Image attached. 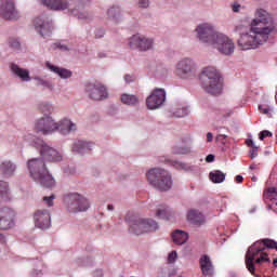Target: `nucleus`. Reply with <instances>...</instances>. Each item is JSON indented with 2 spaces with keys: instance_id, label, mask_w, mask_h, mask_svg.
<instances>
[{
  "instance_id": "1",
  "label": "nucleus",
  "mask_w": 277,
  "mask_h": 277,
  "mask_svg": "<svg viewBox=\"0 0 277 277\" xmlns=\"http://www.w3.org/2000/svg\"><path fill=\"white\" fill-rule=\"evenodd\" d=\"M274 30V22L267 11L259 9L255 13V18L250 24V30L248 27L239 24L234 28L235 34H239L238 47L242 51H250V49H256L261 44H265V41L269 39V34Z\"/></svg>"
},
{
  "instance_id": "2",
  "label": "nucleus",
  "mask_w": 277,
  "mask_h": 277,
  "mask_svg": "<svg viewBox=\"0 0 277 277\" xmlns=\"http://www.w3.org/2000/svg\"><path fill=\"white\" fill-rule=\"evenodd\" d=\"M28 170L34 181H37L43 187L55 186V180L53 176H51V174H49L47 164H44V160L38 158L28 160Z\"/></svg>"
},
{
  "instance_id": "3",
  "label": "nucleus",
  "mask_w": 277,
  "mask_h": 277,
  "mask_svg": "<svg viewBox=\"0 0 277 277\" xmlns=\"http://www.w3.org/2000/svg\"><path fill=\"white\" fill-rule=\"evenodd\" d=\"M200 79L202 88L208 94H212L213 96L222 94V80L220 71L215 67H206L200 75Z\"/></svg>"
},
{
  "instance_id": "4",
  "label": "nucleus",
  "mask_w": 277,
  "mask_h": 277,
  "mask_svg": "<svg viewBox=\"0 0 277 277\" xmlns=\"http://www.w3.org/2000/svg\"><path fill=\"white\" fill-rule=\"evenodd\" d=\"M146 176L148 183L159 192H168L172 188V176L163 169H150Z\"/></svg>"
},
{
  "instance_id": "5",
  "label": "nucleus",
  "mask_w": 277,
  "mask_h": 277,
  "mask_svg": "<svg viewBox=\"0 0 277 277\" xmlns=\"http://www.w3.org/2000/svg\"><path fill=\"white\" fill-rule=\"evenodd\" d=\"M159 229V224L153 219L135 217L130 222V233L144 235V233H155Z\"/></svg>"
},
{
  "instance_id": "6",
  "label": "nucleus",
  "mask_w": 277,
  "mask_h": 277,
  "mask_svg": "<svg viewBox=\"0 0 277 277\" xmlns=\"http://www.w3.org/2000/svg\"><path fill=\"white\" fill-rule=\"evenodd\" d=\"M67 205V211L69 213H79L81 211H88L90 209V202L85 197L79 194H70L65 198Z\"/></svg>"
},
{
  "instance_id": "7",
  "label": "nucleus",
  "mask_w": 277,
  "mask_h": 277,
  "mask_svg": "<svg viewBox=\"0 0 277 277\" xmlns=\"http://www.w3.org/2000/svg\"><path fill=\"white\" fill-rule=\"evenodd\" d=\"M196 31L200 42L206 44H215V40L217 39V36H220L211 24H201L196 28Z\"/></svg>"
},
{
  "instance_id": "8",
  "label": "nucleus",
  "mask_w": 277,
  "mask_h": 277,
  "mask_svg": "<svg viewBox=\"0 0 277 277\" xmlns=\"http://www.w3.org/2000/svg\"><path fill=\"white\" fill-rule=\"evenodd\" d=\"M85 92L92 101H103L107 98V87L100 81L87 83Z\"/></svg>"
},
{
  "instance_id": "9",
  "label": "nucleus",
  "mask_w": 277,
  "mask_h": 277,
  "mask_svg": "<svg viewBox=\"0 0 277 277\" xmlns=\"http://www.w3.org/2000/svg\"><path fill=\"white\" fill-rule=\"evenodd\" d=\"M57 129V122L50 116H44L35 123V131L41 133V135H51V133H55Z\"/></svg>"
},
{
  "instance_id": "10",
  "label": "nucleus",
  "mask_w": 277,
  "mask_h": 277,
  "mask_svg": "<svg viewBox=\"0 0 277 277\" xmlns=\"http://www.w3.org/2000/svg\"><path fill=\"white\" fill-rule=\"evenodd\" d=\"M36 148H39L41 156L47 161H62V154L57 151L56 149H53V147H50L49 145L44 144V141L37 138L34 142Z\"/></svg>"
},
{
  "instance_id": "11",
  "label": "nucleus",
  "mask_w": 277,
  "mask_h": 277,
  "mask_svg": "<svg viewBox=\"0 0 277 277\" xmlns=\"http://www.w3.org/2000/svg\"><path fill=\"white\" fill-rule=\"evenodd\" d=\"M212 47L223 55H233L235 53V43L224 34L216 35V40H214Z\"/></svg>"
},
{
  "instance_id": "12",
  "label": "nucleus",
  "mask_w": 277,
  "mask_h": 277,
  "mask_svg": "<svg viewBox=\"0 0 277 277\" xmlns=\"http://www.w3.org/2000/svg\"><path fill=\"white\" fill-rule=\"evenodd\" d=\"M16 213L12 208H1L0 209V230H10L14 228V217Z\"/></svg>"
},
{
  "instance_id": "13",
  "label": "nucleus",
  "mask_w": 277,
  "mask_h": 277,
  "mask_svg": "<svg viewBox=\"0 0 277 277\" xmlns=\"http://www.w3.org/2000/svg\"><path fill=\"white\" fill-rule=\"evenodd\" d=\"M166 103V91L163 89H156L147 97L146 105L148 109H159Z\"/></svg>"
},
{
  "instance_id": "14",
  "label": "nucleus",
  "mask_w": 277,
  "mask_h": 277,
  "mask_svg": "<svg viewBox=\"0 0 277 277\" xmlns=\"http://www.w3.org/2000/svg\"><path fill=\"white\" fill-rule=\"evenodd\" d=\"M195 72L196 67L194 66V62L189 58H184L176 65V75L181 77V79H187V77L194 76Z\"/></svg>"
},
{
  "instance_id": "15",
  "label": "nucleus",
  "mask_w": 277,
  "mask_h": 277,
  "mask_svg": "<svg viewBox=\"0 0 277 277\" xmlns=\"http://www.w3.org/2000/svg\"><path fill=\"white\" fill-rule=\"evenodd\" d=\"M34 222L35 226L42 230L51 228V213L49 210H37L34 214Z\"/></svg>"
},
{
  "instance_id": "16",
  "label": "nucleus",
  "mask_w": 277,
  "mask_h": 277,
  "mask_svg": "<svg viewBox=\"0 0 277 277\" xmlns=\"http://www.w3.org/2000/svg\"><path fill=\"white\" fill-rule=\"evenodd\" d=\"M0 15L6 18V21H16L18 18V12L16 11V6H14V1L3 0L0 5Z\"/></svg>"
},
{
  "instance_id": "17",
  "label": "nucleus",
  "mask_w": 277,
  "mask_h": 277,
  "mask_svg": "<svg viewBox=\"0 0 277 277\" xmlns=\"http://www.w3.org/2000/svg\"><path fill=\"white\" fill-rule=\"evenodd\" d=\"M130 49H140L141 51H148L153 49V39L144 36L134 35L129 41Z\"/></svg>"
},
{
  "instance_id": "18",
  "label": "nucleus",
  "mask_w": 277,
  "mask_h": 277,
  "mask_svg": "<svg viewBox=\"0 0 277 277\" xmlns=\"http://www.w3.org/2000/svg\"><path fill=\"white\" fill-rule=\"evenodd\" d=\"M199 266L202 276L213 277L215 275V266H213V262L211 261V258L209 255H201V258L199 259Z\"/></svg>"
},
{
  "instance_id": "19",
  "label": "nucleus",
  "mask_w": 277,
  "mask_h": 277,
  "mask_svg": "<svg viewBox=\"0 0 277 277\" xmlns=\"http://www.w3.org/2000/svg\"><path fill=\"white\" fill-rule=\"evenodd\" d=\"M35 27L42 38H49L53 31V24L40 17L35 18Z\"/></svg>"
},
{
  "instance_id": "20",
  "label": "nucleus",
  "mask_w": 277,
  "mask_h": 277,
  "mask_svg": "<svg viewBox=\"0 0 277 277\" xmlns=\"http://www.w3.org/2000/svg\"><path fill=\"white\" fill-rule=\"evenodd\" d=\"M187 220L194 226H202L205 224V222H207L205 219V214H202V212H200L196 209L188 211Z\"/></svg>"
},
{
  "instance_id": "21",
  "label": "nucleus",
  "mask_w": 277,
  "mask_h": 277,
  "mask_svg": "<svg viewBox=\"0 0 277 277\" xmlns=\"http://www.w3.org/2000/svg\"><path fill=\"white\" fill-rule=\"evenodd\" d=\"M42 3L50 10H56V11L68 10L67 0H42Z\"/></svg>"
},
{
  "instance_id": "22",
  "label": "nucleus",
  "mask_w": 277,
  "mask_h": 277,
  "mask_svg": "<svg viewBox=\"0 0 277 277\" xmlns=\"http://www.w3.org/2000/svg\"><path fill=\"white\" fill-rule=\"evenodd\" d=\"M45 66H47V68H49V70L58 75V77H61V79H70V77H72V71H70L66 68H60L55 65H52L49 62L45 63Z\"/></svg>"
},
{
  "instance_id": "23",
  "label": "nucleus",
  "mask_w": 277,
  "mask_h": 277,
  "mask_svg": "<svg viewBox=\"0 0 277 277\" xmlns=\"http://www.w3.org/2000/svg\"><path fill=\"white\" fill-rule=\"evenodd\" d=\"M57 129L56 131H60L62 135H68L70 131H75L77 129V126L75 123H71L70 120L68 119H63L57 123Z\"/></svg>"
},
{
  "instance_id": "24",
  "label": "nucleus",
  "mask_w": 277,
  "mask_h": 277,
  "mask_svg": "<svg viewBox=\"0 0 277 277\" xmlns=\"http://www.w3.org/2000/svg\"><path fill=\"white\" fill-rule=\"evenodd\" d=\"M16 172V164L12 163L10 160H5L0 164V174L2 176H14Z\"/></svg>"
},
{
  "instance_id": "25",
  "label": "nucleus",
  "mask_w": 277,
  "mask_h": 277,
  "mask_svg": "<svg viewBox=\"0 0 277 277\" xmlns=\"http://www.w3.org/2000/svg\"><path fill=\"white\" fill-rule=\"evenodd\" d=\"M11 70L16 77H19L22 81H31V77L29 76V70L23 69L18 67L16 64H11Z\"/></svg>"
},
{
  "instance_id": "26",
  "label": "nucleus",
  "mask_w": 277,
  "mask_h": 277,
  "mask_svg": "<svg viewBox=\"0 0 277 277\" xmlns=\"http://www.w3.org/2000/svg\"><path fill=\"white\" fill-rule=\"evenodd\" d=\"M91 149L92 143H88L85 141H78L72 145L74 153H80V155H83V153H90Z\"/></svg>"
},
{
  "instance_id": "27",
  "label": "nucleus",
  "mask_w": 277,
  "mask_h": 277,
  "mask_svg": "<svg viewBox=\"0 0 277 277\" xmlns=\"http://www.w3.org/2000/svg\"><path fill=\"white\" fill-rule=\"evenodd\" d=\"M172 239L177 246H183V243H187V239H189V235L183 230L176 229L172 234Z\"/></svg>"
},
{
  "instance_id": "28",
  "label": "nucleus",
  "mask_w": 277,
  "mask_h": 277,
  "mask_svg": "<svg viewBox=\"0 0 277 277\" xmlns=\"http://www.w3.org/2000/svg\"><path fill=\"white\" fill-rule=\"evenodd\" d=\"M209 176L212 183H224V181L226 180V174H224L220 170L210 172Z\"/></svg>"
},
{
  "instance_id": "29",
  "label": "nucleus",
  "mask_w": 277,
  "mask_h": 277,
  "mask_svg": "<svg viewBox=\"0 0 277 277\" xmlns=\"http://www.w3.org/2000/svg\"><path fill=\"white\" fill-rule=\"evenodd\" d=\"M121 103H123V105H137L140 103V100L135 95L122 94Z\"/></svg>"
},
{
  "instance_id": "30",
  "label": "nucleus",
  "mask_w": 277,
  "mask_h": 277,
  "mask_svg": "<svg viewBox=\"0 0 277 277\" xmlns=\"http://www.w3.org/2000/svg\"><path fill=\"white\" fill-rule=\"evenodd\" d=\"M0 200H10L6 182L0 181Z\"/></svg>"
},
{
  "instance_id": "31",
  "label": "nucleus",
  "mask_w": 277,
  "mask_h": 277,
  "mask_svg": "<svg viewBox=\"0 0 277 277\" xmlns=\"http://www.w3.org/2000/svg\"><path fill=\"white\" fill-rule=\"evenodd\" d=\"M189 153H192V148H189L187 146H184V147L175 146L173 148L174 155H189Z\"/></svg>"
},
{
  "instance_id": "32",
  "label": "nucleus",
  "mask_w": 277,
  "mask_h": 277,
  "mask_svg": "<svg viewBox=\"0 0 277 277\" xmlns=\"http://www.w3.org/2000/svg\"><path fill=\"white\" fill-rule=\"evenodd\" d=\"M265 196L269 200H274V198H277V188L276 187H269L265 190Z\"/></svg>"
},
{
  "instance_id": "33",
  "label": "nucleus",
  "mask_w": 277,
  "mask_h": 277,
  "mask_svg": "<svg viewBox=\"0 0 277 277\" xmlns=\"http://www.w3.org/2000/svg\"><path fill=\"white\" fill-rule=\"evenodd\" d=\"M9 47H11V49H14V51H21V41H18V39L16 38H10Z\"/></svg>"
},
{
  "instance_id": "34",
  "label": "nucleus",
  "mask_w": 277,
  "mask_h": 277,
  "mask_svg": "<svg viewBox=\"0 0 277 277\" xmlns=\"http://www.w3.org/2000/svg\"><path fill=\"white\" fill-rule=\"evenodd\" d=\"M108 16L110 18H118V16H120V8L113 6L111 9H109L108 10Z\"/></svg>"
},
{
  "instance_id": "35",
  "label": "nucleus",
  "mask_w": 277,
  "mask_h": 277,
  "mask_svg": "<svg viewBox=\"0 0 277 277\" xmlns=\"http://www.w3.org/2000/svg\"><path fill=\"white\" fill-rule=\"evenodd\" d=\"M189 111L187 108H177V110L174 113L175 118H185Z\"/></svg>"
},
{
  "instance_id": "36",
  "label": "nucleus",
  "mask_w": 277,
  "mask_h": 277,
  "mask_svg": "<svg viewBox=\"0 0 277 277\" xmlns=\"http://www.w3.org/2000/svg\"><path fill=\"white\" fill-rule=\"evenodd\" d=\"M249 153L250 159H256V157H259V146L254 145L253 147H251Z\"/></svg>"
},
{
  "instance_id": "37",
  "label": "nucleus",
  "mask_w": 277,
  "mask_h": 277,
  "mask_svg": "<svg viewBox=\"0 0 277 277\" xmlns=\"http://www.w3.org/2000/svg\"><path fill=\"white\" fill-rule=\"evenodd\" d=\"M272 132H269L268 130H263L260 132L259 134V140H261V142H263V140H265V137H272Z\"/></svg>"
},
{
  "instance_id": "38",
  "label": "nucleus",
  "mask_w": 277,
  "mask_h": 277,
  "mask_svg": "<svg viewBox=\"0 0 277 277\" xmlns=\"http://www.w3.org/2000/svg\"><path fill=\"white\" fill-rule=\"evenodd\" d=\"M39 109L47 116V114H51V105L49 104H43L39 106Z\"/></svg>"
},
{
  "instance_id": "39",
  "label": "nucleus",
  "mask_w": 277,
  "mask_h": 277,
  "mask_svg": "<svg viewBox=\"0 0 277 277\" xmlns=\"http://www.w3.org/2000/svg\"><path fill=\"white\" fill-rule=\"evenodd\" d=\"M53 200H55V195L43 197V202L48 205V207H53Z\"/></svg>"
},
{
  "instance_id": "40",
  "label": "nucleus",
  "mask_w": 277,
  "mask_h": 277,
  "mask_svg": "<svg viewBox=\"0 0 277 277\" xmlns=\"http://www.w3.org/2000/svg\"><path fill=\"white\" fill-rule=\"evenodd\" d=\"M168 213V209H158L156 212L157 217L166 219V214Z\"/></svg>"
},
{
  "instance_id": "41",
  "label": "nucleus",
  "mask_w": 277,
  "mask_h": 277,
  "mask_svg": "<svg viewBox=\"0 0 277 277\" xmlns=\"http://www.w3.org/2000/svg\"><path fill=\"white\" fill-rule=\"evenodd\" d=\"M176 251H172L171 253H169L168 255V263H174L176 261Z\"/></svg>"
},
{
  "instance_id": "42",
  "label": "nucleus",
  "mask_w": 277,
  "mask_h": 277,
  "mask_svg": "<svg viewBox=\"0 0 277 277\" xmlns=\"http://www.w3.org/2000/svg\"><path fill=\"white\" fill-rule=\"evenodd\" d=\"M228 138V135L226 134H219L216 136V142H221L222 144H224V142Z\"/></svg>"
},
{
  "instance_id": "43",
  "label": "nucleus",
  "mask_w": 277,
  "mask_h": 277,
  "mask_svg": "<svg viewBox=\"0 0 277 277\" xmlns=\"http://www.w3.org/2000/svg\"><path fill=\"white\" fill-rule=\"evenodd\" d=\"M124 81H126V83H132V81H135V77L131 76V75H126Z\"/></svg>"
},
{
  "instance_id": "44",
  "label": "nucleus",
  "mask_w": 277,
  "mask_h": 277,
  "mask_svg": "<svg viewBox=\"0 0 277 277\" xmlns=\"http://www.w3.org/2000/svg\"><path fill=\"white\" fill-rule=\"evenodd\" d=\"M138 5H140V8H148L149 1L148 0H140Z\"/></svg>"
},
{
  "instance_id": "45",
  "label": "nucleus",
  "mask_w": 277,
  "mask_h": 277,
  "mask_svg": "<svg viewBox=\"0 0 277 277\" xmlns=\"http://www.w3.org/2000/svg\"><path fill=\"white\" fill-rule=\"evenodd\" d=\"M239 8H241V4L237 3V2H234L232 4V10L233 12H239Z\"/></svg>"
},
{
  "instance_id": "46",
  "label": "nucleus",
  "mask_w": 277,
  "mask_h": 277,
  "mask_svg": "<svg viewBox=\"0 0 277 277\" xmlns=\"http://www.w3.org/2000/svg\"><path fill=\"white\" fill-rule=\"evenodd\" d=\"M207 163H212V161H215V156L210 154L206 157Z\"/></svg>"
},
{
  "instance_id": "47",
  "label": "nucleus",
  "mask_w": 277,
  "mask_h": 277,
  "mask_svg": "<svg viewBox=\"0 0 277 277\" xmlns=\"http://www.w3.org/2000/svg\"><path fill=\"white\" fill-rule=\"evenodd\" d=\"M35 79L38 81L37 85H44V87L49 85V82H47L40 78H35Z\"/></svg>"
},
{
  "instance_id": "48",
  "label": "nucleus",
  "mask_w": 277,
  "mask_h": 277,
  "mask_svg": "<svg viewBox=\"0 0 277 277\" xmlns=\"http://www.w3.org/2000/svg\"><path fill=\"white\" fill-rule=\"evenodd\" d=\"M246 144H247V146H249V148H252V147L256 146V145L254 144V141H252L251 138H248V140L246 141Z\"/></svg>"
},
{
  "instance_id": "49",
  "label": "nucleus",
  "mask_w": 277,
  "mask_h": 277,
  "mask_svg": "<svg viewBox=\"0 0 277 277\" xmlns=\"http://www.w3.org/2000/svg\"><path fill=\"white\" fill-rule=\"evenodd\" d=\"M207 141L208 142H213V133H211V132L207 133Z\"/></svg>"
},
{
  "instance_id": "50",
  "label": "nucleus",
  "mask_w": 277,
  "mask_h": 277,
  "mask_svg": "<svg viewBox=\"0 0 277 277\" xmlns=\"http://www.w3.org/2000/svg\"><path fill=\"white\" fill-rule=\"evenodd\" d=\"M259 109H260V111H262V114H268L269 113V109L263 108L262 105L259 106Z\"/></svg>"
},
{
  "instance_id": "51",
  "label": "nucleus",
  "mask_w": 277,
  "mask_h": 277,
  "mask_svg": "<svg viewBox=\"0 0 277 277\" xmlns=\"http://www.w3.org/2000/svg\"><path fill=\"white\" fill-rule=\"evenodd\" d=\"M235 181H236V183H243V176L237 175V176L235 177Z\"/></svg>"
},
{
  "instance_id": "52",
  "label": "nucleus",
  "mask_w": 277,
  "mask_h": 277,
  "mask_svg": "<svg viewBox=\"0 0 277 277\" xmlns=\"http://www.w3.org/2000/svg\"><path fill=\"white\" fill-rule=\"evenodd\" d=\"M78 18L84 19V18H88V15H85L83 13H79Z\"/></svg>"
},
{
  "instance_id": "53",
  "label": "nucleus",
  "mask_w": 277,
  "mask_h": 277,
  "mask_svg": "<svg viewBox=\"0 0 277 277\" xmlns=\"http://www.w3.org/2000/svg\"><path fill=\"white\" fill-rule=\"evenodd\" d=\"M58 49H62L63 51H66V45H57Z\"/></svg>"
},
{
  "instance_id": "54",
  "label": "nucleus",
  "mask_w": 277,
  "mask_h": 277,
  "mask_svg": "<svg viewBox=\"0 0 277 277\" xmlns=\"http://www.w3.org/2000/svg\"><path fill=\"white\" fill-rule=\"evenodd\" d=\"M274 267H277V258L273 260Z\"/></svg>"
},
{
  "instance_id": "55",
  "label": "nucleus",
  "mask_w": 277,
  "mask_h": 277,
  "mask_svg": "<svg viewBox=\"0 0 277 277\" xmlns=\"http://www.w3.org/2000/svg\"><path fill=\"white\" fill-rule=\"evenodd\" d=\"M108 211H114V206L108 205Z\"/></svg>"
},
{
  "instance_id": "56",
  "label": "nucleus",
  "mask_w": 277,
  "mask_h": 277,
  "mask_svg": "<svg viewBox=\"0 0 277 277\" xmlns=\"http://www.w3.org/2000/svg\"><path fill=\"white\" fill-rule=\"evenodd\" d=\"M177 166H179L181 169L185 168V164H183V163H177Z\"/></svg>"
},
{
  "instance_id": "57",
  "label": "nucleus",
  "mask_w": 277,
  "mask_h": 277,
  "mask_svg": "<svg viewBox=\"0 0 277 277\" xmlns=\"http://www.w3.org/2000/svg\"><path fill=\"white\" fill-rule=\"evenodd\" d=\"M85 3H90V0H83Z\"/></svg>"
},
{
  "instance_id": "58",
  "label": "nucleus",
  "mask_w": 277,
  "mask_h": 277,
  "mask_svg": "<svg viewBox=\"0 0 277 277\" xmlns=\"http://www.w3.org/2000/svg\"><path fill=\"white\" fill-rule=\"evenodd\" d=\"M233 114V111H229L227 116H230Z\"/></svg>"
},
{
  "instance_id": "59",
  "label": "nucleus",
  "mask_w": 277,
  "mask_h": 277,
  "mask_svg": "<svg viewBox=\"0 0 277 277\" xmlns=\"http://www.w3.org/2000/svg\"><path fill=\"white\" fill-rule=\"evenodd\" d=\"M250 169L252 170V169H254V167L251 166Z\"/></svg>"
},
{
  "instance_id": "60",
  "label": "nucleus",
  "mask_w": 277,
  "mask_h": 277,
  "mask_svg": "<svg viewBox=\"0 0 277 277\" xmlns=\"http://www.w3.org/2000/svg\"><path fill=\"white\" fill-rule=\"evenodd\" d=\"M0 237H3V236L0 235Z\"/></svg>"
}]
</instances>
